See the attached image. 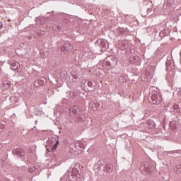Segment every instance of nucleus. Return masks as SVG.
Instances as JSON below:
<instances>
[{
	"label": "nucleus",
	"instance_id": "nucleus-1",
	"mask_svg": "<svg viewBox=\"0 0 181 181\" xmlns=\"http://www.w3.org/2000/svg\"><path fill=\"white\" fill-rule=\"evenodd\" d=\"M95 86V82L93 81H83L81 83V87H83L85 90H88V91H93Z\"/></svg>",
	"mask_w": 181,
	"mask_h": 181
},
{
	"label": "nucleus",
	"instance_id": "nucleus-2",
	"mask_svg": "<svg viewBox=\"0 0 181 181\" xmlns=\"http://www.w3.org/2000/svg\"><path fill=\"white\" fill-rule=\"evenodd\" d=\"M69 151L74 155H78L80 152V141L73 142L69 145Z\"/></svg>",
	"mask_w": 181,
	"mask_h": 181
},
{
	"label": "nucleus",
	"instance_id": "nucleus-3",
	"mask_svg": "<svg viewBox=\"0 0 181 181\" xmlns=\"http://www.w3.org/2000/svg\"><path fill=\"white\" fill-rule=\"evenodd\" d=\"M71 50H73V45L70 43H66L61 47V52L65 54Z\"/></svg>",
	"mask_w": 181,
	"mask_h": 181
},
{
	"label": "nucleus",
	"instance_id": "nucleus-4",
	"mask_svg": "<svg viewBox=\"0 0 181 181\" xmlns=\"http://www.w3.org/2000/svg\"><path fill=\"white\" fill-rule=\"evenodd\" d=\"M98 44L103 50H105L106 49H108V42L105 40H98Z\"/></svg>",
	"mask_w": 181,
	"mask_h": 181
},
{
	"label": "nucleus",
	"instance_id": "nucleus-5",
	"mask_svg": "<svg viewBox=\"0 0 181 181\" xmlns=\"http://www.w3.org/2000/svg\"><path fill=\"white\" fill-rule=\"evenodd\" d=\"M10 66H11V70H18V69H19L21 64H19V62H18L16 61H11L10 62Z\"/></svg>",
	"mask_w": 181,
	"mask_h": 181
},
{
	"label": "nucleus",
	"instance_id": "nucleus-6",
	"mask_svg": "<svg viewBox=\"0 0 181 181\" xmlns=\"http://www.w3.org/2000/svg\"><path fill=\"white\" fill-rule=\"evenodd\" d=\"M151 100L153 101V104H156V105H159L160 104V100L158 98V95L156 94L151 95Z\"/></svg>",
	"mask_w": 181,
	"mask_h": 181
},
{
	"label": "nucleus",
	"instance_id": "nucleus-7",
	"mask_svg": "<svg viewBox=\"0 0 181 181\" xmlns=\"http://www.w3.org/2000/svg\"><path fill=\"white\" fill-rule=\"evenodd\" d=\"M13 155H17L18 156H23L25 151L22 148H16L13 151Z\"/></svg>",
	"mask_w": 181,
	"mask_h": 181
},
{
	"label": "nucleus",
	"instance_id": "nucleus-8",
	"mask_svg": "<svg viewBox=\"0 0 181 181\" xmlns=\"http://www.w3.org/2000/svg\"><path fill=\"white\" fill-rule=\"evenodd\" d=\"M78 110V107L77 106H73L69 109V115L73 117L74 115H76L77 114V111Z\"/></svg>",
	"mask_w": 181,
	"mask_h": 181
},
{
	"label": "nucleus",
	"instance_id": "nucleus-9",
	"mask_svg": "<svg viewBox=\"0 0 181 181\" xmlns=\"http://www.w3.org/2000/svg\"><path fill=\"white\" fill-rule=\"evenodd\" d=\"M114 169V166L112 165H106V166L104 168L103 170L104 172H107V173H111L112 172V170Z\"/></svg>",
	"mask_w": 181,
	"mask_h": 181
},
{
	"label": "nucleus",
	"instance_id": "nucleus-10",
	"mask_svg": "<svg viewBox=\"0 0 181 181\" xmlns=\"http://www.w3.org/2000/svg\"><path fill=\"white\" fill-rule=\"evenodd\" d=\"M70 78H71L72 83L77 81V79L78 78V74H77V72H72Z\"/></svg>",
	"mask_w": 181,
	"mask_h": 181
},
{
	"label": "nucleus",
	"instance_id": "nucleus-11",
	"mask_svg": "<svg viewBox=\"0 0 181 181\" xmlns=\"http://www.w3.org/2000/svg\"><path fill=\"white\" fill-rule=\"evenodd\" d=\"M90 107L93 110V111H95L97 110V108H98L100 107V103L98 102H91L89 104Z\"/></svg>",
	"mask_w": 181,
	"mask_h": 181
},
{
	"label": "nucleus",
	"instance_id": "nucleus-12",
	"mask_svg": "<svg viewBox=\"0 0 181 181\" xmlns=\"http://www.w3.org/2000/svg\"><path fill=\"white\" fill-rule=\"evenodd\" d=\"M117 59L113 58L110 62H106L107 66H111V67H115V66H117Z\"/></svg>",
	"mask_w": 181,
	"mask_h": 181
},
{
	"label": "nucleus",
	"instance_id": "nucleus-13",
	"mask_svg": "<svg viewBox=\"0 0 181 181\" xmlns=\"http://www.w3.org/2000/svg\"><path fill=\"white\" fill-rule=\"evenodd\" d=\"M120 49L121 50H125V49H128V42L122 41L120 42Z\"/></svg>",
	"mask_w": 181,
	"mask_h": 181
},
{
	"label": "nucleus",
	"instance_id": "nucleus-14",
	"mask_svg": "<svg viewBox=\"0 0 181 181\" xmlns=\"http://www.w3.org/2000/svg\"><path fill=\"white\" fill-rule=\"evenodd\" d=\"M129 62L133 64L138 63L139 62V57L138 56H133L129 58Z\"/></svg>",
	"mask_w": 181,
	"mask_h": 181
},
{
	"label": "nucleus",
	"instance_id": "nucleus-15",
	"mask_svg": "<svg viewBox=\"0 0 181 181\" xmlns=\"http://www.w3.org/2000/svg\"><path fill=\"white\" fill-rule=\"evenodd\" d=\"M54 142H56V139L52 138V139H49V140H47V145H49V146H50L53 145L54 144Z\"/></svg>",
	"mask_w": 181,
	"mask_h": 181
},
{
	"label": "nucleus",
	"instance_id": "nucleus-16",
	"mask_svg": "<svg viewBox=\"0 0 181 181\" xmlns=\"http://www.w3.org/2000/svg\"><path fill=\"white\" fill-rule=\"evenodd\" d=\"M59 146V141H57L54 145H53L52 148L50 149V152H54L56 151V148Z\"/></svg>",
	"mask_w": 181,
	"mask_h": 181
},
{
	"label": "nucleus",
	"instance_id": "nucleus-17",
	"mask_svg": "<svg viewBox=\"0 0 181 181\" xmlns=\"http://www.w3.org/2000/svg\"><path fill=\"white\" fill-rule=\"evenodd\" d=\"M141 169H143V170H146V172H148L149 170V165L148 163H145L144 165L141 166Z\"/></svg>",
	"mask_w": 181,
	"mask_h": 181
},
{
	"label": "nucleus",
	"instance_id": "nucleus-18",
	"mask_svg": "<svg viewBox=\"0 0 181 181\" xmlns=\"http://www.w3.org/2000/svg\"><path fill=\"white\" fill-rule=\"evenodd\" d=\"M95 168H97L98 169H101L103 168V163L101 162H98L97 164L95 165Z\"/></svg>",
	"mask_w": 181,
	"mask_h": 181
},
{
	"label": "nucleus",
	"instance_id": "nucleus-19",
	"mask_svg": "<svg viewBox=\"0 0 181 181\" xmlns=\"http://www.w3.org/2000/svg\"><path fill=\"white\" fill-rule=\"evenodd\" d=\"M81 149H86V145L79 141V151Z\"/></svg>",
	"mask_w": 181,
	"mask_h": 181
},
{
	"label": "nucleus",
	"instance_id": "nucleus-20",
	"mask_svg": "<svg viewBox=\"0 0 181 181\" xmlns=\"http://www.w3.org/2000/svg\"><path fill=\"white\" fill-rule=\"evenodd\" d=\"M167 4L169 6H173V4H175V0H168Z\"/></svg>",
	"mask_w": 181,
	"mask_h": 181
},
{
	"label": "nucleus",
	"instance_id": "nucleus-21",
	"mask_svg": "<svg viewBox=\"0 0 181 181\" xmlns=\"http://www.w3.org/2000/svg\"><path fill=\"white\" fill-rule=\"evenodd\" d=\"M4 129H5V124H0V132H2V131H4Z\"/></svg>",
	"mask_w": 181,
	"mask_h": 181
},
{
	"label": "nucleus",
	"instance_id": "nucleus-22",
	"mask_svg": "<svg viewBox=\"0 0 181 181\" xmlns=\"http://www.w3.org/2000/svg\"><path fill=\"white\" fill-rule=\"evenodd\" d=\"M5 163H6V157L1 158V165H5Z\"/></svg>",
	"mask_w": 181,
	"mask_h": 181
},
{
	"label": "nucleus",
	"instance_id": "nucleus-23",
	"mask_svg": "<svg viewBox=\"0 0 181 181\" xmlns=\"http://www.w3.org/2000/svg\"><path fill=\"white\" fill-rule=\"evenodd\" d=\"M77 94H78V92L77 90H74V91H73V93H72V95H73L74 97H76V95H77Z\"/></svg>",
	"mask_w": 181,
	"mask_h": 181
},
{
	"label": "nucleus",
	"instance_id": "nucleus-24",
	"mask_svg": "<svg viewBox=\"0 0 181 181\" xmlns=\"http://www.w3.org/2000/svg\"><path fill=\"white\" fill-rule=\"evenodd\" d=\"M173 125H175V122H171L170 123V127L172 128V127H173Z\"/></svg>",
	"mask_w": 181,
	"mask_h": 181
},
{
	"label": "nucleus",
	"instance_id": "nucleus-25",
	"mask_svg": "<svg viewBox=\"0 0 181 181\" xmlns=\"http://www.w3.org/2000/svg\"><path fill=\"white\" fill-rule=\"evenodd\" d=\"M4 28V25L2 24V22L0 21V30Z\"/></svg>",
	"mask_w": 181,
	"mask_h": 181
},
{
	"label": "nucleus",
	"instance_id": "nucleus-26",
	"mask_svg": "<svg viewBox=\"0 0 181 181\" xmlns=\"http://www.w3.org/2000/svg\"><path fill=\"white\" fill-rule=\"evenodd\" d=\"M2 148V144H0V149Z\"/></svg>",
	"mask_w": 181,
	"mask_h": 181
},
{
	"label": "nucleus",
	"instance_id": "nucleus-27",
	"mask_svg": "<svg viewBox=\"0 0 181 181\" xmlns=\"http://www.w3.org/2000/svg\"><path fill=\"white\" fill-rule=\"evenodd\" d=\"M57 29H60V25L57 26Z\"/></svg>",
	"mask_w": 181,
	"mask_h": 181
}]
</instances>
